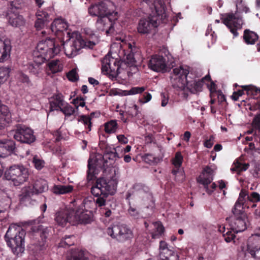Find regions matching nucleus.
<instances>
[{
  "instance_id": "obj_1",
  "label": "nucleus",
  "mask_w": 260,
  "mask_h": 260,
  "mask_svg": "<svg viewBox=\"0 0 260 260\" xmlns=\"http://www.w3.org/2000/svg\"><path fill=\"white\" fill-rule=\"evenodd\" d=\"M99 145L103 151V154H98L94 164H92L91 159L89 158L87 179L88 182H92L96 180L91 188V192L93 196L96 197L95 200L96 205L102 207L106 205L108 197L115 193L117 182L114 178L110 179L104 178H96V175L98 174L96 167L106 170L107 168L112 165L117 157H119L115 148L110 146L106 141L100 140Z\"/></svg>"
},
{
  "instance_id": "obj_2",
  "label": "nucleus",
  "mask_w": 260,
  "mask_h": 260,
  "mask_svg": "<svg viewBox=\"0 0 260 260\" xmlns=\"http://www.w3.org/2000/svg\"><path fill=\"white\" fill-rule=\"evenodd\" d=\"M26 233L21 226L16 224H11L4 237L8 247L17 256H20L25 250L24 238Z\"/></svg>"
},
{
  "instance_id": "obj_3",
  "label": "nucleus",
  "mask_w": 260,
  "mask_h": 260,
  "mask_svg": "<svg viewBox=\"0 0 260 260\" xmlns=\"http://www.w3.org/2000/svg\"><path fill=\"white\" fill-rule=\"evenodd\" d=\"M154 7L155 12L152 11L147 18L141 19L139 22L137 29L141 35L150 34L158 26L160 20H164L166 17L165 6L161 3H155Z\"/></svg>"
},
{
  "instance_id": "obj_4",
  "label": "nucleus",
  "mask_w": 260,
  "mask_h": 260,
  "mask_svg": "<svg viewBox=\"0 0 260 260\" xmlns=\"http://www.w3.org/2000/svg\"><path fill=\"white\" fill-rule=\"evenodd\" d=\"M188 67L184 68L183 66H180L173 69L174 74L176 76L175 80L177 83L173 86L180 89H183L186 86L187 89L192 93L202 91L204 85L203 80H190L189 79H191L192 78L188 75Z\"/></svg>"
},
{
  "instance_id": "obj_5",
  "label": "nucleus",
  "mask_w": 260,
  "mask_h": 260,
  "mask_svg": "<svg viewBox=\"0 0 260 260\" xmlns=\"http://www.w3.org/2000/svg\"><path fill=\"white\" fill-rule=\"evenodd\" d=\"M37 51L34 53L35 57L41 59L42 61L49 60L58 54L61 49L59 43L54 39L48 38L40 41L37 46Z\"/></svg>"
},
{
  "instance_id": "obj_6",
  "label": "nucleus",
  "mask_w": 260,
  "mask_h": 260,
  "mask_svg": "<svg viewBox=\"0 0 260 260\" xmlns=\"http://www.w3.org/2000/svg\"><path fill=\"white\" fill-rule=\"evenodd\" d=\"M95 44L94 42L83 39L79 36L76 39L71 38L62 44L64 53L69 58L78 54V52L83 48H92Z\"/></svg>"
},
{
  "instance_id": "obj_7",
  "label": "nucleus",
  "mask_w": 260,
  "mask_h": 260,
  "mask_svg": "<svg viewBox=\"0 0 260 260\" xmlns=\"http://www.w3.org/2000/svg\"><path fill=\"white\" fill-rule=\"evenodd\" d=\"M4 176L7 180H12L14 185L17 186L26 181L28 171L22 165H13L7 169Z\"/></svg>"
},
{
  "instance_id": "obj_8",
  "label": "nucleus",
  "mask_w": 260,
  "mask_h": 260,
  "mask_svg": "<svg viewBox=\"0 0 260 260\" xmlns=\"http://www.w3.org/2000/svg\"><path fill=\"white\" fill-rule=\"evenodd\" d=\"M160 53H164L165 56L159 54L152 55L148 65L151 70L155 72L165 73L168 71L167 60L169 61L172 56L166 48H163Z\"/></svg>"
},
{
  "instance_id": "obj_9",
  "label": "nucleus",
  "mask_w": 260,
  "mask_h": 260,
  "mask_svg": "<svg viewBox=\"0 0 260 260\" xmlns=\"http://www.w3.org/2000/svg\"><path fill=\"white\" fill-rule=\"evenodd\" d=\"M107 233L108 235L119 242H124L133 237L132 231L124 224L113 225L107 229Z\"/></svg>"
},
{
  "instance_id": "obj_10",
  "label": "nucleus",
  "mask_w": 260,
  "mask_h": 260,
  "mask_svg": "<svg viewBox=\"0 0 260 260\" xmlns=\"http://www.w3.org/2000/svg\"><path fill=\"white\" fill-rule=\"evenodd\" d=\"M242 251L245 256L250 255L256 259H260V229L259 233L249 237L246 246L241 247Z\"/></svg>"
},
{
  "instance_id": "obj_11",
  "label": "nucleus",
  "mask_w": 260,
  "mask_h": 260,
  "mask_svg": "<svg viewBox=\"0 0 260 260\" xmlns=\"http://www.w3.org/2000/svg\"><path fill=\"white\" fill-rule=\"evenodd\" d=\"M32 234L34 236H39L40 240L38 239V241H34L32 244L33 250L36 252L40 251V255L44 253L46 248V239L49 236L50 230L47 228L43 229L42 225L34 226L31 229Z\"/></svg>"
},
{
  "instance_id": "obj_12",
  "label": "nucleus",
  "mask_w": 260,
  "mask_h": 260,
  "mask_svg": "<svg viewBox=\"0 0 260 260\" xmlns=\"http://www.w3.org/2000/svg\"><path fill=\"white\" fill-rule=\"evenodd\" d=\"M14 138L21 143L30 144L36 140L34 131L27 126L18 124L14 129Z\"/></svg>"
},
{
  "instance_id": "obj_13",
  "label": "nucleus",
  "mask_w": 260,
  "mask_h": 260,
  "mask_svg": "<svg viewBox=\"0 0 260 260\" xmlns=\"http://www.w3.org/2000/svg\"><path fill=\"white\" fill-rule=\"evenodd\" d=\"M213 170L209 167H205L201 174L197 178V182L202 184L206 192L210 195L215 190L217 186L215 183H212L213 180Z\"/></svg>"
},
{
  "instance_id": "obj_14",
  "label": "nucleus",
  "mask_w": 260,
  "mask_h": 260,
  "mask_svg": "<svg viewBox=\"0 0 260 260\" xmlns=\"http://www.w3.org/2000/svg\"><path fill=\"white\" fill-rule=\"evenodd\" d=\"M222 23L229 29L233 35V38L239 36L238 29L242 28L243 24L242 18L241 16L234 13H229L222 19Z\"/></svg>"
},
{
  "instance_id": "obj_15",
  "label": "nucleus",
  "mask_w": 260,
  "mask_h": 260,
  "mask_svg": "<svg viewBox=\"0 0 260 260\" xmlns=\"http://www.w3.org/2000/svg\"><path fill=\"white\" fill-rule=\"evenodd\" d=\"M120 67L119 61L110 55H106L102 60V72L109 74L113 78H115L118 75Z\"/></svg>"
},
{
  "instance_id": "obj_16",
  "label": "nucleus",
  "mask_w": 260,
  "mask_h": 260,
  "mask_svg": "<svg viewBox=\"0 0 260 260\" xmlns=\"http://www.w3.org/2000/svg\"><path fill=\"white\" fill-rule=\"evenodd\" d=\"M234 216L230 217L232 219L231 226L233 231L236 233L244 231L246 229L245 222L246 215L244 211H232Z\"/></svg>"
},
{
  "instance_id": "obj_17",
  "label": "nucleus",
  "mask_w": 260,
  "mask_h": 260,
  "mask_svg": "<svg viewBox=\"0 0 260 260\" xmlns=\"http://www.w3.org/2000/svg\"><path fill=\"white\" fill-rule=\"evenodd\" d=\"M72 210L73 225L87 224L91 221V216L88 211H84L82 208Z\"/></svg>"
},
{
  "instance_id": "obj_18",
  "label": "nucleus",
  "mask_w": 260,
  "mask_h": 260,
  "mask_svg": "<svg viewBox=\"0 0 260 260\" xmlns=\"http://www.w3.org/2000/svg\"><path fill=\"white\" fill-rule=\"evenodd\" d=\"M72 209L61 210L57 212L55 215L54 220L61 226H64L67 223L73 225Z\"/></svg>"
},
{
  "instance_id": "obj_19",
  "label": "nucleus",
  "mask_w": 260,
  "mask_h": 260,
  "mask_svg": "<svg viewBox=\"0 0 260 260\" xmlns=\"http://www.w3.org/2000/svg\"><path fill=\"white\" fill-rule=\"evenodd\" d=\"M15 149L16 144L13 140H0V157H6L14 153Z\"/></svg>"
},
{
  "instance_id": "obj_20",
  "label": "nucleus",
  "mask_w": 260,
  "mask_h": 260,
  "mask_svg": "<svg viewBox=\"0 0 260 260\" xmlns=\"http://www.w3.org/2000/svg\"><path fill=\"white\" fill-rule=\"evenodd\" d=\"M95 26L99 31H105L106 34L113 32L112 23L110 18L106 16L98 17L95 23Z\"/></svg>"
},
{
  "instance_id": "obj_21",
  "label": "nucleus",
  "mask_w": 260,
  "mask_h": 260,
  "mask_svg": "<svg viewBox=\"0 0 260 260\" xmlns=\"http://www.w3.org/2000/svg\"><path fill=\"white\" fill-rule=\"evenodd\" d=\"M12 121V115L9 108L0 100V127H3Z\"/></svg>"
},
{
  "instance_id": "obj_22",
  "label": "nucleus",
  "mask_w": 260,
  "mask_h": 260,
  "mask_svg": "<svg viewBox=\"0 0 260 260\" xmlns=\"http://www.w3.org/2000/svg\"><path fill=\"white\" fill-rule=\"evenodd\" d=\"M37 20L35 26L37 30H40L47 26L50 21V15L45 11H38L36 14Z\"/></svg>"
},
{
  "instance_id": "obj_23",
  "label": "nucleus",
  "mask_w": 260,
  "mask_h": 260,
  "mask_svg": "<svg viewBox=\"0 0 260 260\" xmlns=\"http://www.w3.org/2000/svg\"><path fill=\"white\" fill-rule=\"evenodd\" d=\"M49 103L50 104V111H53L54 110H60V108L64 105L66 102L64 101L62 94L58 93L54 94L49 99Z\"/></svg>"
},
{
  "instance_id": "obj_24",
  "label": "nucleus",
  "mask_w": 260,
  "mask_h": 260,
  "mask_svg": "<svg viewBox=\"0 0 260 260\" xmlns=\"http://www.w3.org/2000/svg\"><path fill=\"white\" fill-rule=\"evenodd\" d=\"M11 42L9 40H0V62L8 59L11 51Z\"/></svg>"
},
{
  "instance_id": "obj_25",
  "label": "nucleus",
  "mask_w": 260,
  "mask_h": 260,
  "mask_svg": "<svg viewBox=\"0 0 260 260\" xmlns=\"http://www.w3.org/2000/svg\"><path fill=\"white\" fill-rule=\"evenodd\" d=\"M107 8L105 3L99 2L97 4L91 5L88 8V13L91 16L103 17L106 14Z\"/></svg>"
},
{
  "instance_id": "obj_26",
  "label": "nucleus",
  "mask_w": 260,
  "mask_h": 260,
  "mask_svg": "<svg viewBox=\"0 0 260 260\" xmlns=\"http://www.w3.org/2000/svg\"><path fill=\"white\" fill-rule=\"evenodd\" d=\"M68 25L61 19H55L51 24L50 29L56 36H62L63 31L66 30Z\"/></svg>"
},
{
  "instance_id": "obj_27",
  "label": "nucleus",
  "mask_w": 260,
  "mask_h": 260,
  "mask_svg": "<svg viewBox=\"0 0 260 260\" xmlns=\"http://www.w3.org/2000/svg\"><path fill=\"white\" fill-rule=\"evenodd\" d=\"M7 17L9 24L14 27H19L25 24V20L23 16L17 13H9Z\"/></svg>"
},
{
  "instance_id": "obj_28",
  "label": "nucleus",
  "mask_w": 260,
  "mask_h": 260,
  "mask_svg": "<svg viewBox=\"0 0 260 260\" xmlns=\"http://www.w3.org/2000/svg\"><path fill=\"white\" fill-rule=\"evenodd\" d=\"M174 252L168 247V244L164 241L159 242V258L160 260H169Z\"/></svg>"
},
{
  "instance_id": "obj_29",
  "label": "nucleus",
  "mask_w": 260,
  "mask_h": 260,
  "mask_svg": "<svg viewBox=\"0 0 260 260\" xmlns=\"http://www.w3.org/2000/svg\"><path fill=\"white\" fill-rule=\"evenodd\" d=\"M258 35L253 31L249 29L244 30L243 40L247 45H254L258 40Z\"/></svg>"
},
{
  "instance_id": "obj_30",
  "label": "nucleus",
  "mask_w": 260,
  "mask_h": 260,
  "mask_svg": "<svg viewBox=\"0 0 260 260\" xmlns=\"http://www.w3.org/2000/svg\"><path fill=\"white\" fill-rule=\"evenodd\" d=\"M32 188L35 190L36 193H41L48 190V182L46 180L44 179H38L35 181Z\"/></svg>"
},
{
  "instance_id": "obj_31",
  "label": "nucleus",
  "mask_w": 260,
  "mask_h": 260,
  "mask_svg": "<svg viewBox=\"0 0 260 260\" xmlns=\"http://www.w3.org/2000/svg\"><path fill=\"white\" fill-rule=\"evenodd\" d=\"M66 260H88L85 256L84 251L81 249H75L72 250L67 256Z\"/></svg>"
},
{
  "instance_id": "obj_32",
  "label": "nucleus",
  "mask_w": 260,
  "mask_h": 260,
  "mask_svg": "<svg viewBox=\"0 0 260 260\" xmlns=\"http://www.w3.org/2000/svg\"><path fill=\"white\" fill-rule=\"evenodd\" d=\"M58 60H52L47 64L46 73L48 75L60 72L62 70V67L59 63Z\"/></svg>"
},
{
  "instance_id": "obj_33",
  "label": "nucleus",
  "mask_w": 260,
  "mask_h": 260,
  "mask_svg": "<svg viewBox=\"0 0 260 260\" xmlns=\"http://www.w3.org/2000/svg\"><path fill=\"white\" fill-rule=\"evenodd\" d=\"M73 190V187L72 185H54L52 191L55 194H63L70 193Z\"/></svg>"
},
{
  "instance_id": "obj_34",
  "label": "nucleus",
  "mask_w": 260,
  "mask_h": 260,
  "mask_svg": "<svg viewBox=\"0 0 260 260\" xmlns=\"http://www.w3.org/2000/svg\"><path fill=\"white\" fill-rule=\"evenodd\" d=\"M219 231L222 234L224 240L227 243H230L232 241H234L236 236L235 231L233 232L230 229H225L224 226H220L218 229ZM235 242V241H234Z\"/></svg>"
},
{
  "instance_id": "obj_35",
  "label": "nucleus",
  "mask_w": 260,
  "mask_h": 260,
  "mask_svg": "<svg viewBox=\"0 0 260 260\" xmlns=\"http://www.w3.org/2000/svg\"><path fill=\"white\" fill-rule=\"evenodd\" d=\"M34 60V62L30 63L28 65L29 72L34 75H38L41 71V65L45 61H42L41 59L37 57Z\"/></svg>"
},
{
  "instance_id": "obj_36",
  "label": "nucleus",
  "mask_w": 260,
  "mask_h": 260,
  "mask_svg": "<svg viewBox=\"0 0 260 260\" xmlns=\"http://www.w3.org/2000/svg\"><path fill=\"white\" fill-rule=\"evenodd\" d=\"M104 132L107 134L115 133L118 129V125L116 120H111L104 124Z\"/></svg>"
},
{
  "instance_id": "obj_37",
  "label": "nucleus",
  "mask_w": 260,
  "mask_h": 260,
  "mask_svg": "<svg viewBox=\"0 0 260 260\" xmlns=\"http://www.w3.org/2000/svg\"><path fill=\"white\" fill-rule=\"evenodd\" d=\"M249 167V164L248 163H243L241 162L239 159H237L234 161L231 170L232 172L240 173L241 172L247 170Z\"/></svg>"
},
{
  "instance_id": "obj_38",
  "label": "nucleus",
  "mask_w": 260,
  "mask_h": 260,
  "mask_svg": "<svg viewBox=\"0 0 260 260\" xmlns=\"http://www.w3.org/2000/svg\"><path fill=\"white\" fill-rule=\"evenodd\" d=\"M76 241V237L74 235H66L61 240L59 243V246L62 247H69L73 245Z\"/></svg>"
},
{
  "instance_id": "obj_39",
  "label": "nucleus",
  "mask_w": 260,
  "mask_h": 260,
  "mask_svg": "<svg viewBox=\"0 0 260 260\" xmlns=\"http://www.w3.org/2000/svg\"><path fill=\"white\" fill-rule=\"evenodd\" d=\"M136 49L137 48L135 46L129 43L128 44V48L126 50H124V55L126 56V58L128 62L131 63L136 62L134 52Z\"/></svg>"
},
{
  "instance_id": "obj_40",
  "label": "nucleus",
  "mask_w": 260,
  "mask_h": 260,
  "mask_svg": "<svg viewBox=\"0 0 260 260\" xmlns=\"http://www.w3.org/2000/svg\"><path fill=\"white\" fill-rule=\"evenodd\" d=\"M34 194H37L36 193L35 190L32 187L29 186L25 188L22 192L21 195V201H25L29 200L31 197Z\"/></svg>"
},
{
  "instance_id": "obj_41",
  "label": "nucleus",
  "mask_w": 260,
  "mask_h": 260,
  "mask_svg": "<svg viewBox=\"0 0 260 260\" xmlns=\"http://www.w3.org/2000/svg\"><path fill=\"white\" fill-rule=\"evenodd\" d=\"M144 160L149 165H156L161 160L159 157L154 156L151 153H146L143 157Z\"/></svg>"
},
{
  "instance_id": "obj_42",
  "label": "nucleus",
  "mask_w": 260,
  "mask_h": 260,
  "mask_svg": "<svg viewBox=\"0 0 260 260\" xmlns=\"http://www.w3.org/2000/svg\"><path fill=\"white\" fill-rule=\"evenodd\" d=\"M78 121H80L83 123L85 128L88 129L86 133L90 132L91 130L92 122L91 121V117L87 115H82L79 117Z\"/></svg>"
},
{
  "instance_id": "obj_43",
  "label": "nucleus",
  "mask_w": 260,
  "mask_h": 260,
  "mask_svg": "<svg viewBox=\"0 0 260 260\" xmlns=\"http://www.w3.org/2000/svg\"><path fill=\"white\" fill-rule=\"evenodd\" d=\"M244 89L248 95H258L260 96V88H257L252 85H243L240 86Z\"/></svg>"
},
{
  "instance_id": "obj_44",
  "label": "nucleus",
  "mask_w": 260,
  "mask_h": 260,
  "mask_svg": "<svg viewBox=\"0 0 260 260\" xmlns=\"http://www.w3.org/2000/svg\"><path fill=\"white\" fill-rule=\"evenodd\" d=\"M172 174L175 176L176 180L179 181H183L185 179L183 169L181 167H174L172 170Z\"/></svg>"
},
{
  "instance_id": "obj_45",
  "label": "nucleus",
  "mask_w": 260,
  "mask_h": 260,
  "mask_svg": "<svg viewBox=\"0 0 260 260\" xmlns=\"http://www.w3.org/2000/svg\"><path fill=\"white\" fill-rule=\"evenodd\" d=\"M76 109H75L71 105L65 103L64 105L60 108L59 110L66 116H70L73 115L76 112Z\"/></svg>"
},
{
  "instance_id": "obj_46",
  "label": "nucleus",
  "mask_w": 260,
  "mask_h": 260,
  "mask_svg": "<svg viewBox=\"0 0 260 260\" xmlns=\"http://www.w3.org/2000/svg\"><path fill=\"white\" fill-rule=\"evenodd\" d=\"M183 160V157L180 151L177 152L175 157L172 159V162L174 167L180 168Z\"/></svg>"
},
{
  "instance_id": "obj_47",
  "label": "nucleus",
  "mask_w": 260,
  "mask_h": 260,
  "mask_svg": "<svg viewBox=\"0 0 260 260\" xmlns=\"http://www.w3.org/2000/svg\"><path fill=\"white\" fill-rule=\"evenodd\" d=\"M129 205H131L129 204ZM127 213L128 215L133 219H137L141 217V214L136 208L129 206Z\"/></svg>"
},
{
  "instance_id": "obj_48",
  "label": "nucleus",
  "mask_w": 260,
  "mask_h": 260,
  "mask_svg": "<svg viewBox=\"0 0 260 260\" xmlns=\"http://www.w3.org/2000/svg\"><path fill=\"white\" fill-rule=\"evenodd\" d=\"M247 199L249 202L252 203L251 207L254 208L256 206L255 203L260 201V194L256 192H252L249 196H247Z\"/></svg>"
},
{
  "instance_id": "obj_49",
  "label": "nucleus",
  "mask_w": 260,
  "mask_h": 260,
  "mask_svg": "<svg viewBox=\"0 0 260 260\" xmlns=\"http://www.w3.org/2000/svg\"><path fill=\"white\" fill-rule=\"evenodd\" d=\"M133 189L134 191H143L147 193L151 198H152V194L149 192V188L142 183H135L133 186Z\"/></svg>"
},
{
  "instance_id": "obj_50",
  "label": "nucleus",
  "mask_w": 260,
  "mask_h": 260,
  "mask_svg": "<svg viewBox=\"0 0 260 260\" xmlns=\"http://www.w3.org/2000/svg\"><path fill=\"white\" fill-rule=\"evenodd\" d=\"M10 72V69L8 68H0V85L7 80Z\"/></svg>"
},
{
  "instance_id": "obj_51",
  "label": "nucleus",
  "mask_w": 260,
  "mask_h": 260,
  "mask_svg": "<svg viewBox=\"0 0 260 260\" xmlns=\"http://www.w3.org/2000/svg\"><path fill=\"white\" fill-rule=\"evenodd\" d=\"M245 201V198L241 197H239L237 201H236L234 207L232 211H244L243 210V206Z\"/></svg>"
},
{
  "instance_id": "obj_52",
  "label": "nucleus",
  "mask_w": 260,
  "mask_h": 260,
  "mask_svg": "<svg viewBox=\"0 0 260 260\" xmlns=\"http://www.w3.org/2000/svg\"><path fill=\"white\" fill-rule=\"evenodd\" d=\"M32 164L35 168L38 170H41L45 166V161L39 158L37 155L35 156L32 158Z\"/></svg>"
},
{
  "instance_id": "obj_53",
  "label": "nucleus",
  "mask_w": 260,
  "mask_h": 260,
  "mask_svg": "<svg viewBox=\"0 0 260 260\" xmlns=\"http://www.w3.org/2000/svg\"><path fill=\"white\" fill-rule=\"evenodd\" d=\"M23 4V0H13L9 2V7L12 10L19 9L22 7Z\"/></svg>"
},
{
  "instance_id": "obj_54",
  "label": "nucleus",
  "mask_w": 260,
  "mask_h": 260,
  "mask_svg": "<svg viewBox=\"0 0 260 260\" xmlns=\"http://www.w3.org/2000/svg\"><path fill=\"white\" fill-rule=\"evenodd\" d=\"M146 90L145 87H133L131 89L126 90L127 94L128 95H134L138 93H141Z\"/></svg>"
},
{
  "instance_id": "obj_55",
  "label": "nucleus",
  "mask_w": 260,
  "mask_h": 260,
  "mask_svg": "<svg viewBox=\"0 0 260 260\" xmlns=\"http://www.w3.org/2000/svg\"><path fill=\"white\" fill-rule=\"evenodd\" d=\"M85 99L81 96H77L76 99H74L72 101V103L76 106V110H78L79 106L84 107L85 103L84 102Z\"/></svg>"
},
{
  "instance_id": "obj_56",
  "label": "nucleus",
  "mask_w": 260,
  "mask_h": 260,
  "mask_svg": "<svg viewBox=\"0 0 260 260\" xmlns=\"http://www.w3.org/2000/svg\"><path fill=\"white\" fill-rule=\"evenodd\" d=\"M68 80L71 82H75L79 80V76L75 69L70 71L67 75Z\"/></svg>"
},
{
  "instance_id": "obj_57",
  "label": "nucleus",
  "mask_w": 260,
  "mask_h": 260,
  "mask_svg": "<svg viewBox=\"0 0 260 260\" xmlns=\"http://www.w3.org/2000/svg\"><path fill=\"white\" fill-rule=\"evenodd\" d=\"M165 228L161 223H158L156 228V231L152 235L153 238L159 237L164 232Z\"/></svg>"
},
{
  "instance_id": "obj_58",
  "label": "nucleus",
  "mask_w": 260,
  "mask_h": 260,
  "mask_svg": "<svg viewBox=\"0 0 260 260\" xmlns=\"http://www.w3.org/2000/svg\"><path fill=\"white\" fill-rule=\"evenodd\" d=\"M245 91L242 88V89H238L237 91H235L232 95V100L234 101H237L239 98L244 94Z\"/></svg>"
},
{
  "instance_id": "obj_59",
  "label": "nucleus",
  "mask_w": 260,
  "mask_h": 260,
  "mask_svg": "<svg viewBox=\"0 0 260 260\" xmlns=\"http://www.w3.org/2000/svg\"><path fill=\"white\" fill-rule=\"evenodd\" d=\"M139 107L136 105H134L132 107H130L127 112L132 117H136L138 114Z\"/></svg>"
},
{
  "instance_id": "obj_60",
  "label": "nucleus",
  "mask_w": 260,
  "mask_h": 260,
  "mask_svg": "<svg viewBox=\"0 0 260 260\" xmlns=\"http://www.w3.org/2000/svg\"><path fill=\"white\" fill-rule=\"evenodd\" d=\"M207 86L210 90V96H211L218 91L217 90V85L213 81H211L210 84H208Z\"/></svg>"
},
{
  "instance_id": "obj_61",
  "label": "nucleus",
  "mask_w": 260,
  "mask_h": 260,
  "mask_svg": "<svg viewBox=\"0 0 260 260\" xmlns=\"http://www.w3.org/2000/svg\"><path fill=\"white\" fill-rule=\"evenodd\" d=\"M104 16H106L108 18L110 19L111 23H112V29L113 30H114V23L115 20L117 19V13H114V15H113L111 13H108L107 11H106V14H105Z\"/></svg>"
},
{
  "instance_id": "obj_62",
  "label": "nucleus",
  "mask_w": 260,
  "mask_h": 260,
  "mask_svg": "<svg viewBox=\"0 0 260 260\" xmlns=\"http://www.w3.org/2000/svg\"><path fill=\"white\" fill-rule=\"evenodd\" d=\"M214 94H216L217 95L218 102L222 103L226 101V98L221 90H218V91Z\"/></svg>"
},
{
  "instance_id": "obj_63",
  "label": "nucleus",
  "mask_w": 260,
  "mask_h": 260,
  "mask_svg": "<svg viewBox=\"0 0 260 260\" xmlns=\"http://www.w3.org/2000/svg\"><path fill=\"white\" fill-rule=\"evenodd\" d=\"M117 138L118 142L121 144H127L128 142V139L123 135H119L117 136Z\"/></svg>"
},
{
  "instance_id": "obj_64",
  "label": "nucleus",
  "mask_w": 260,
  "mask_h": 260,
  "mask_svg": "<svg viewBox=\"0 0 260 260\" xmlns=\"http://www.w3.org/2000/svg\"><path fill=\"white\" fill-rule=\"evenodd\" d=\"M213 136H211L208 140H206L204 142V146L208 148H210L212 147L213 145Z\"/></svg>"
}]
</instances>
